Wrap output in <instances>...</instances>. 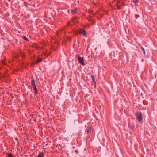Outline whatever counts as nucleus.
Returning a JSON list of instances; mask_svg holds the SVG:
<instances>
[{
  "label": "nucleus",
  "instance_id": "obj_3",
  "mask_svg": "<svg viewBox=\"0 0 157 157\" xmlns=\"http://www.w3.org/2000/svg\"><path fill=\"white\" fill-rule=\"evenodd\" d=\"M79 34H82L83 36H85L86 35L87 33L86 31L82 29H81L78 31Z\"/></svg>",
  "mask_w": 157,
  "mask_h": 157
},
{
  "label": "nucleus",
  "instance_id": "obj_1",
  "mask_svg": "<svg viewBox=\"0 0 157 157\" xmlns=\"http://www.w3.org/2000/svg\"><path fill=\"white\" fill-rule=\"evenodd\" d=\"M137 119L139 122H140L142 120V114L141 113L138 112L137 113Z\"/></svg>",
  "mask_w": 157,
  "mask_h": 157
},
{
  "label": "nucleus",
  "instance_id": "obj_5",
  "mask_svg": "<svg viewBox=\"0 0 157 157\" xmlns=\"http://www.w3.org/2000/svg\"><path fill=\"white\" fill-rule=\"evenodd\" d=\"M78 8H76L74 10H72V12L73 14H75L78 13Z\"/></svg>",
  "mask_w": 157,
  "mask_h": 157
},
{
  "label": "nucleus",
  "instance_id": "obj_11",
  "mask_svg": "<svg viewBox=\"0 0 157 157\" xmlns=\"http://www.w3.org/2000/svg\"><path fill=\"white\" fill-rule=\"evenodd\" d=\"M135 3V5H136V3L138 2V0H134L133 1Z\"/></svg>",
  "mask_w": 157,
  "mask_h": 157
},
{
  "label": "nucleus",
  "instance_id": "obj_16",
  "mask_svg": "<svg viewBox=\"0 0 157 157\" xmlns=\"http://www.w3.org/2000/svg\"><path fill=\"white\" fill-rule=\"evenodd\" d=\"M92 79H93H93H94L93 76H92Z\"/></svg>",
  "mask_w": 157,
  "mask_h": 157
},
{
  "label": "nucleus",
  "instance_id": "obj_10",
  "mask_svg": "<svg viewBox=\"0 0 157 157\" xmlns=\"http://www.w3.org/2000/svg\"><path fill=\"white\" fill-rule=\"evenodd\" d=\"M24 39V40H28V39L27 38H26V37L25 36H23V37H22Z\"/></svg>",
  "mask_w": 157,
  "mask_h": 157
},
{
  "label": "nucleus",
  "instance_id": "obj_17",
  "mask_svg": "<svg viewBox=\"0 0 157 157\" xmlns=\"http://www.w3.org/2000/svg\"><path fill=\"white\" fill-rule=\"evenodd\" d=\"M37 157H39V154L38 155Z\"/></svg>",
  "mask_w": 157,
  "mask_h": 157
},
{
  "label": "nucleus",
  "instance_id": "obj_4",
  "mask_svg": "<svg viewBox=\"0 0 157 157\" xmlns=\"http://www.w3.org/2000/svg\"><path fill=\"white\" fill-rule=\"evenodd\" d=\"M78 59L79 62L81 65H85V64L84 62V61L82 58L78 56Z\"/></svg>",
  "mask_w": 157,
  "mask_h": 157
},
{
  "label": "nucleus",
  "instance_id": "obj_9",
  "mask_svg": "<svg viewBox=\"0 0 157 157\" xmlns=\"http://www.w3.org/2000/svg\"><path fill=\"white\" fill-rule=\"evenodd\" d=\"M141 49H142V51H143L144 53V54H145V51L144 49V48H143V47L142 46H141Z\"/></svg>",
  "mask_w": 157,
  "mask_h": 157
},
{
  "label": "nucleus",
  "instance_id": "obj_8",
  "mask_svg": "<svg viewBox=\"0 0 157 157\" xmlns=\"http://www.w3.org/2000/svg\"><path fill=\"white\" fill-rule=\"evenodd\" d=\"M44 154L43 152L40 153V157H44Z\"/></svg>",
  "mask_w": 157,
  "mask_h": 157
},
{
  "label": "nucleus",
  "instance_id": "obj_6",
  "mask_svg": "<svg viewBox=\"0 0 157 157\" xmlns=\"http://www.w3.org/2000/svg\"><path fill=\"white\" fill-rule=\"evenodd\" d=\"M91 128L90 127H88L86 129V131L87 132H89L91 131Z\"/></svg>",
  "mask_w": 157,
  "mask_h": 157
},
{
  "label": "nucleus",
  "instance_id": "obj_13",
  "mask_svg": "<svg viewBox=\"0 0 157 157\" xmlns=\"http://www.w3.org/2000/svg\"><path fill=\"white\" fill-rule=\"evenodd\" d=\"M135 17L136 18H137V17H139V15H136L135 16Z\"/></svg>",
  "mask_w": 157,
  "mask_h": 157
},
{
  "label": "nucleus",
  "instance_id": "obj_14",
  "mask_svg": "<svg viewBox=\"0 0 157 157\" xmlns=\"http://www.w3.org/2000/svg\"><path fill=\"white\" fill-rule=\"evenodd\" d=\"M4 64H6V63H5V62H2Z\"/></svg>",
  "mask_w": 157,
  "mask_h": 157
},
{
  "label": "nucleus",
  "instance_id": "obj_18",
  "mask_svg": "<svg viewBox=\"0 0 157 157\" xmlns=\"http://www.w3.org/2000/svg\"><path fill=\"white\" fill-rule=\"evenodd\" d=\"M118 9H120V7H119L118 6Z\"/></svg>",
  "mask_w": 157,
  "mask_h": 157
},
{
  "label": "nucleus",
  "instance_id": "obj_7",
  "mask_svg": "<svg viewBox=\"0 0 157 157\" xmlns=\"http://www.w3.org/2000/svg\"><path fill=\"white\" fill-rule=\"evenodd\" d=\"M64 28L62 29L60 31V32H59L57 33H56V35H60V33L62 32V31L64 32Z\"/></svg>",
  "mask_w": 157,
  "mask_h": 157
},
{
  "label": "nucleus",
  "instance_id": "obj_19",
  "mask_svg": "<svg viewBox=\"0 0 157 157\" xmlns=\"http://www.w3.org/2000/svg\"><path fill=\"white\" fill-rule=\"evenodd\" d=\"M40 62H41V59H40Z\"/></svg>",
  "mask_w": 157,
  "mask_h": 157
},
{
  "label": "nucleus",
  "instance_id": "obj_12",
  "mask_svg": "<svg viewBox=\"0 0 157 157\" xmlns=\"http://www.w3.org/2000/svg\"><path fill=\"white\" fill-rule=\"evenodd\" d=\"M8 157H13L11 153L8 154Z\"/></svg>",
  "mask_w": 157,
  "mask_h": 157
},
{
  "label": "nucleus",
  "instance_id": "obj_2",
  "mask_svg": "<svg viewBox=\"0 0 157 157\" xmlns=\"http://www.w3.org/2000/svg\"><path fill=\"white\" fill-rule=\"evenodd\" d=\"M31 84L32 86H33V89L34 90L35 93V94H37V90L35 86V83H34V81L33 80L31 82Z\"/></svg>",
  "mask_w": 157,
  "mask_h": 157
},
{
  "label": "nucleus",
  "instance_id": "obj_15",
  "mask_svg": "<svg viewBox=\"0 0 157 157\" xmlns=\"http://www.w3.org/2000/svg\"><path fill=\"white\" fill-rule=\"evenodd\" d=\"M39 61V60L38 59V61L36 63H38V62Z\"/></svg>",
  "mask_w": 157,
  "mask_h": 157
}]
</instances>
